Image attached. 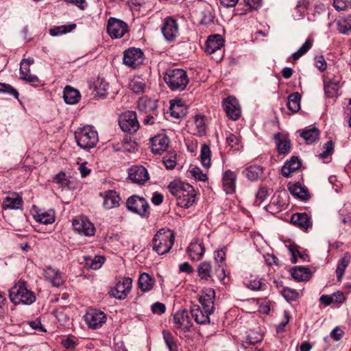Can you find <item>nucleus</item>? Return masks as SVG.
I'll use <instances>...</instances> for the list:
<instances>
[{"label": "nucleus", "mask_w": 351, "mask_h": 351, "mask_svg": "<svg viewBox=\"0 0 351 351\" xmlns=\"http://www.w3.org/2000/svg\"><path fill=\"white\" fill-rule=\"evenodd\" d=\"M222 106L226 116L231 120L237 121L241 114V108L237 99L232 96H229L222 101Z\"/></svg>", "instance_id": "obj_10"}, {"label": "nucleus", "mask_w": 351, "mask_h": 351, "mask_svg": "<svg viewBox=\"0 0 351 351\" xmlns=\"http://www.w3.org/2000/svg\"><path fill=\"white\" fill-rule=\"evenodd\" d=\"M237 176L231 170L226 171L223 174V187L226 193L232 194L235 191Z\"/></svg>", "instance_id": "obj_21"}, {"label": "nucleus", "mask_w": 351, "mask_h": 351, "mask_svg": "<svg viewBox=\"0 0 351 351\" xmlns=\"http://www.w3.org/2000/svg\"><path fill=\"white\" fill-rule=\"evenodd\" d=\"M146 114L147 115L143 121L145 125H154L156 123L158 111Z\"/></svg>", "instance_id": "obj_61"}, {"label": "nucleus", "mask_w": 351, "mask_h": 351, "mask_svg": "<svg viewBox=\"0 0 351 351\" xmlns=\"http://www.w3.org/2000/svg\"><path fill=\"white\" fill-rule=\"evenodd\" d=\"M107 32L112 38H120L128 32V26L124 21L111 17L108 21Z\"/></svg>", "instance_id": "obj_9"}, {"label": "nucleus", "mask_w": 351, "mask_h": 351, "mask_svg": "<svg viewBox=\"0 0 351 351\" xmlns=\"http://www.w3.org/2000/svg\"><path fill=\"white\" fill-rule=\"evenodd\" d=\"M291 222L298 228L305 230H307L312 226L311 217L305 213L293 214L291 217Z\"/></svg>", "instance_id": "obj_20"}, {"label": "nucleus", "mask_w": 351, "mask_h": 351, "mask_svg": "<svg viewBox=\"0 0 351 351\" xmlns=\"http://www.w3.org/2000/svg\"><path fill=\"white\" fill-rule=\"evenodd\" d=\"M339 89V82L330 81L324 85L325 94L328 97H333L337 95Z\"/></svg>", "instance_id": "obj_47"}, {"label": "nucleus", "mask_w": 351, "mask_h": 351, "mask_svg": "<svg viewBox=\"0 0 351 351\" xmlns=\"http://www.w3.org/2000/svg\"><path fill=\"white\" fill-rule=\"evenodd\" d=\"M45 274L47 280H48L53 287H59L63 284L64 280L62 279V274L58 270L49 267L45 269Z\"/></svg>", "instance_id": "obj_26"}, {"label": "nucleus", "mask_w": 351, "mask_h": 351, "mask_svg": "<svg viewBox=\"0 0 351 351\" xmlns=\"http://www.w3.org/2000/svg\"><path fill=\"white\" fill-rule=\"evenodd\" d=\"M175 241V235L171 230L160 229L152 240L153 250L159 255L170 251Z\"/></svg>", "instance_id": "obj_5"}, {"label": "nucleus", "mask_w": 351, "mask_h": 351, "mask_svg": "<svg viewBox=\"0 0 351 351\" xmlns=\"http://www.w3.org/2000/svg\"><path fill=\"white\" fill-rule=\"evenodd\" d=\"M34 217L37 221L45 225L51 224L55 221V213L53 210L43 212L36 209Z\"/></svg>", "instance_id": "obj_31"}, {"label": "nucleus", "mask_w": 351, "mask_h": 351, "mask_svg": "<svg viewBox=\"0 0 351 351\" xmlns=\"http://www.w3.org/2000/svg\"><path fill=\"white\" fill-rule=\"evenodd\" d=\"M205 252L204 244L201 243H191L187 248V252L191 261L200 260Z\"/></svg>", "instance_id": "obj_28"}, {"label": "nucleus", "mask_w": 351, "mask_h": 351, "mask_svg": "<svg viewBox=\"0 0 351 351\" xmlns=\"http://www.w3.org/2000/svg\"><path fill=\"white\" fill-rule=\"evenodd\" d=\"M226 143L231 148L238 150L240 147V138L232 133L226 134Z\"/></svg>", "instance_id": "obj_52"}, {"label": "nucleus", "mask_w": 351, "mask_h": 351, "mask_svg": "<svg viewBox=\"0 0 351 351\" xmlns=\"http://www.w3.org/2000/svg\"><path fill=\"white\" fill-rule=\"evenodd\" d=\"M155 283V278L146 272L140 274L138 279V287L143 292L151 291Z\"/></svg>", "instance_id": "obj_25"}, {"label": "nucleus", "mask_w": 351, "mask_h": 351, "mask_svg": "<svg viewBox=\"0 0 351 351\" xmlns=\"http://www.w3.org/2000/svg\"><path fill=\"white\" fill-rule=\"evenodd\" d=\"M162 336L169 351H178L177 343L170 332L163 330Z\"/></svg>", "instance_id": "obj_44"}, {"label": "nucleus", "mask_w": 351, "mask_h": 351, "mask_svg": "<svg viewBox=\"0 0 351 351\" xmlns=\"http://www.w3.org/2000/svg\"><path fill=\"white\" fill-rule=\"evenodd\" d=\"M274 139L277 146V151L279 154H287L291 149V141L286 136L280 133L274 135Z\"/></svg>", "instance_id": "obj_27"}, {"label": "nucleus", "mask_w": 351, "mask_h": 351, "mask_svg": "<svg viewBox=\"0 0 351 351\" xmlns=\"http://www.w3.org/2000/svg\"><path fill=\"white\" fill-rule=\"evenodd\" d=\"M268 195L267 189L265 187H261L256 194V199L254 204L257 206H260Z\"/></svg>", "instance_id": "obj_56"}, {"label": "nucleus", "mask_w": 351, "mask_h": 351, "mask_svg": "<svg viewBox=\"0 0 351 351\" xmlns=\"http://www.w3.org/2000/svg\"><path fill=\"white\" fill-rule=\"evenodd\" d=\"M224 40L219 34H214L208 36L205 43V51L211 54L221 49L223 46Z\"/></svg>", "instance_id": "obj_19"}, {"label": "nucleus", "mask_w": 351, "mask_h": 351, "mask_svg": "<svg viewBox=\"0 0 351 351\" xmlns=\"http://www.w3.org/2000/svg\"><path fill=\"white\" fill-rule=\"evenodd\" d=\"M73 226L75 230L79 233H82L85 236H93L95 234V228L87 218L80 217L73 220Z\"/></svg>", "instance_id": "obj_15"}, {"label": "nucleus", "mask_w": 351, "mask_h": 351, "mask_svg": "<svg viewBox=\"0 0 351 351\" xmlns=\"http://www.w3.org/2000/svg\"><path fill=\"white\" fill-rule=\"evenodd\" d=\"M108 84L103 79H98L95 83V90L96 95L99 97H104L108 94Z\"/></svg>", "instance_id": "obj_43"}, {"label": "nucleus", "mask_w": 351, "mask_h": 351, "mask_svg": "<svg viewBox=\"0 0 351 351\" xmlns=\"http://www.w3.org/2000/svg\"><path fill=\"white\" fill-rule=\"evenodd\" d=\"M144 53L139 48H130L123 53V64L132 69H136L141 65L144 61Z\"/></svg>", "instance_id": "obj_8"}, {"label": "nucleus", "mask_w": 351, "mask_h": 351, "mask_svg": "<svg viewBox=\"0 0 351 351\" xmlns=\"http://www.w3.org/2000/svg\"><path fill=\"white\" fill-rule=\"evenodd\" d=\"M138 108L141 112L144 113H151L158 111V101L150 99L147 97H143L138 99Z\"/></svg>", "instance_id": "obj_23"}, {"label": "nucleus", "mask_w": 351, "mask_h": 351, "mask_svg": "<svg viewBox=\"0 0 351 351\" xmlns=\"http://www.w3.org/2000/svg\"><path fill=\"white\" fill-rule=\"evenodd\" d=\"M76 27L75 23L55 26L49 29V34L52 36H58L73 31Z\"/></svg>", "instance_id": "obj_40"}, {"label": "nucleus", "mask_w": 351, "mask_h": 351, "mask_svg": "<svg viewBox=\"0 0 351 351\" xmlns=\"http://www.w3.org/2000/svg\"><path fill=\"white\" fill-rule=\"evenodd\" d=\"M53 182L60 184L62 186H66L69 180H67L65 173L60 172L55 176L53 178Z\"/></svg>", "instance_id": "obj_64"}, {"label": "nucleus", "mask_w": 351, "mask_h": 351, "mask_svg": "<svg viewBox=\"0 0 351 351\" xmlns=\"http://www.w3.org/2000/svg\"><path fill=\"white\" fill-rule=\"evenodd\" d=\"M21 80L26 81L34 86H38V84L40 83L39 78L36 75H32L31 73L24 75L23 78Z\"/></svg>", "instance_id": "obj_63"}, {"label": "nucleus", "mask_w": 351, "mask_h": 351, "mask_svg": "<svg viewBox=\"0 0 351 351\" xmlns=\"http://www.w3.org/2000/svg\"><path fill=\"white\" fill-rule=\"evenodd\" d=\"M23 199L21 197L14 195L12 197H6L3 202L2 208L6 209H19L23 206Z\"/></svg>", "instance_id": "obj_33"}, {"label": "nucleus", "mask_w": 351, "mask_h": 351, "mask_svg": "<svg viewBox=\"0 0 351 351\" xmlns=\"http://www.w3.org/2000/svg\"><path fill=\"white\" fill-rule=\"evenodd\" d=\"M212 265L209 261L202 262L197 268L198 276L202 280H213L212 276Z\"/></svg>", "instance_id": "obj_30"}, {"label": "nucleus", "mask_w": 351, "mask_h": 351, "mask_svg": "<svg viewBox=\"0 0 351 351\" xmlns=\"http://www.w3.org/2000/svg\"><path fill=\"white\" fill-rule=\"evenodd\" d=\"M77 145L84 149H89L98 143V134L93 126L79 128L74 133Z\"/></svg>", "instance_id": "obj_4"}, {"label": "nucleus", "mask_w": 351, "mask_h": 351, "mask_svg": "<svg viewBox=\"0 0 351 351\" xmlns=\"http://www.w3.org/2000/svg\"><path fill=\"white\" fill-rule=\"evenodd\" d=\"M215 299V291L213 289L209 288L206 289L205 293L200 296L199 302L202 304L203 309L208 314L214 312V301Z\"/></svg>", "instance_id": "obj_18"}, {"label": "nucleus", "mask_w": 351, "mask_h": 351, "mask_svg": "<svg viewBox=\"0 0 351 351\" xmlns=\"http://www.w3.org/2000/svg\"><path fill=\"white\" fill-rule=\"evenodd\" d=\"M215 15L209 10H205L202 12V18L200 23L208 25L214 22Z\"/></svg>", "instance_id": "obj_59"}, {"label": "nucleus", "mask_w": 351, "mask_h": 351, "mask_svg": "<svg viewBox=\"0 0 351 351\" xmlns=\"http://www.w3.org/2000/svg\"><path fill=\"white\" fill-rule=\"evenodd\" d=\"M153 153L162 154L169 147V139L165 134H158L150 139Z\"/></svg>", "instance_id": "obj_17"}, {"label": "nucleus", "mask_w": 351, "mask_h": 351, "mask_svg": "<svg viewBox=\"0 0 351 351\" xmlns=\"http://www.w3.org/2000/svg\"><path fill=\"white\" fill-rule=\"evenodd\" d=\"M132 278H123L122 281L118 282L116 286L110 291V295L119 300L125 299L132 288Z\"/></svg>", "instance_id": "obj_13"}, {"label": "nucleus", "mask_w": 351, "mask_h": 351, "mask_svg": "<svg viewBox=\"0 0 351 351\" xmlns=\"http://www.w3.org/2000/svg\"><path fill=\"white\" fill-rule=\"evenodd\" d=\"M338 30L342 34H348L351 30V14L347 16L341 17L337 23Z\"/></svg>", "instance_id": "obj_41"}, {"label": "nucleus", "mask_w": 351, "mask_h": 351, "mask_svg": "<svg viewBox=\"0 0 351 351\" xmlns=\"http://www.w3.org/2000/svg\"><path fill=\"white\" fill-rule=\"evenodd\" d=\"M128 178L133 183L144 184L149 178L147 170L143 166H132L128 170Z\"/></svg>", "instance_id": "obj_14"}, {"label": "nucleus", "mask_w": 351, "mask_h": 351, "mask_svg": "<svg viewBox=\"0 0 351 351\" xmlns=\"http://www.w3.org/2000/svg\"><path fill=\"white\" fill-rule=\"evenodd\" d=\"M350 262V256L348 253L344 254L337 263L336 269L337 278L339 282H341L343 276L345 273L346 267L348 266Z\"/></svg>", "instance_id": "obj_36"}, {"label": "nucleus", "mask_w": 351, "mask_h": 351, "mask_svg": "<svg viewBox=\"0 0 351 351\" xmlns=\"http://www.w3.org/2000/svg\"><path fill=\"white\" fill-rule=\"evenodd\" d=\"M300 167L301 162L300 159L296 156H292L282 167L281 173L284 177L289 178L293 172L299 169Z\"/></svg>", "instance_id": "obj_24"}, {"label": "nucleus", "mask_w": 351, "mask_h": 351, "mask_svg": "<svg viewBox=\"0 0 351 351\" xmlns=\"http://www.w3.org/2000/svg\"><path fill=\"white\" fill-rule=\"evenodd\" d=\"M246 287L253 291L265 290L267 285L261 280H250L245 282Z\"/></svg>", "instance_id": "obj_53"}, {"label": "nucleus", "mask_w": 351, "mask_h": 351, "mask_svg": "<svg viewBox=\"0 0 351 351\" xmlns=\"http://www.w3.org/2000/svg\"><path fill=\"white\" fill-rule=\"evenodd\" d=\"M119 125L121 130L129 134H134L138 131L140 124L134 111L123 112L119 118Z\"/></svg>", "instance_id": "obj_7"}, {"label": "nucleus", "mask_w": 351, "mask_h": 351, "mask_svg": "<svg viewBox=\"0 0 351 351\" xmlns=\"http://www.w3.org/2000/svg\"><path fill=\"white\" fill-rule=\"evenodd\" d=\"M339 219L343 224H350L351 223V206L345 205L339 210Z\"/></svg>", "instance_id": "obj_48"}, {"label": "nucleus", "mask_w": 351, "mask_h": 351, "mask_svg": "<svg viewBox=\"0 0 351 351\" xmlns=\"http://www.w3.org/2000/svg\"><path fill=\"white\" fill-rule=\"evenodd\" d=\"M289 252L291 253L292 257H291V262L293 263H295L297 262V256H298L300 258H301L303 260H306V258L308 257L307 254L304 252H301L299 250V246H298L295 244H290L288 246Z\"/></svg>", "instance_id": "obj_46"}, {"label": "nucleus", "mask_w": 351, "mask_h": 351, "mask_svg": "<svg viewBox=\"0 0 351 351\" xmlns=\"http://www.w3.org/2000/svg\"><path fill=\"white\" fill-rule=\"evenodd\" d=\"M288 189L293 196L300 200L306 201L310 197L308 190L299 183L289 184Z\"/></svg>", "instance_id": "obj_29"}, {"label": "nucleus", "mask_w": 351, "mask_h": 351, "mask_svg": "<svg viewBox=\"0 0 351 351\" xmlns=\"http://www.w3.org/2000/svg\"><path fill=\"white\" fill-rule=\"evenodd\" d=\"M168 189L171 193L177 199V204L184 208L191 206L195 200V193L193 187L181 182H172Z\"/></svg>", "instance_id": "obj_1"}, {"label": "nucleus", "mask_w": 351, "mask_h": 351, "mask_svg": "<svg viewBox=\"0 0 351 351\" xmlns=\"http://www.w3.org/2000/svg\"><path fill=\"white\" fill-rule=\"evenodd\" d=\"M129 88L135 93H140L144 90L145 84L139 77L132 80L129 84Z\"/></svg>", "instance_id": "obj_50"}, {"label": "nucleus", "mask_w": 351, "mask_h": 351, "mask_svg": "<svg viewBox=\"0 0 351 351\" xmlns=\"http://www.w3.org/2000/svg\"><path fill=\"white\" fill-rule=\"evenodd\" d=\"M63 97L66 104H75L79 101L80 94L77 90L66 86L63 92Z\"/></svg>", "instance_id": "obj_34"}, {"label": "nucleus", "mask_w": 351, "mask_h": 351, "mask_svg": "<svg viewBox=\"0 0 351 351\" xmlns=\"http://www.w3.org/2000/svg\"><path fill=\"white\" fill-rule=\"evenodd\" d=\"M151 309L153 313L163 314L166 311V306L163 303L157 302L152 305Z\"/></svg>", "instance_id": "obj_62"}, {"label": "nucleus", "mask_w": 351, "mask_h": 351, "mask_svg": "<svg viewBox=\"0 0 351 351\" xmlns=\"http://www.w3.org/2000/svg\"><path fill=\"white\" fill-rule=\"evenodd\" d=\"M161 31L164 38L169 42L176 40L178 35V24L176 20L171 16L166 17L163 20Z\"/></svg>", "instance_id": "obj_11"}, {"label": "nucleus", "mask_w": 351, "mask_h": 351, "mask_svg": "<svg viewBox=\"0 0 351 351\" xmlns=\"http://www.w3.org/2000/svg\"><path fill=\"white\" fill-rule=\"evenodd\" d=\"M191 313L198 324H206L210 322L209 315L210 314L205 312L203 308L201 309L199 306H194L191 308Z\"/></svg>", "instance_id": "obj_32"}, {"label": "nucleus", "mask_w": 351, "mask_h": 351, "mask_svg": "<svg viewBox=\"0 0 351 351\" xmlns=\"http://www.w3.org/2000/svg\"><path fill=\"white\" fill-rule=\"evenodd\" d=\"M103 196V206L106 209H111L119 206L121 198L116 191L109 190L105 191L104 194L101 193Z\"/></svg>", "instance_id": "obj_22"}, {"label": "nucleus", "mask_w": 351, "mask_h": 351, "mask_svg": "<svg viewBox=\"0 0 351 351\" xmlns=\"http://www.w3.org/2000/svg\"><path fill=\"white\" fill-rule=\"evenodd\" d=\"M243 173L251 181H256L263 173V168L259 165H251L243 171Z\"/></svg>", "instance_id": "obj_37"}, {"label": "nucleus", "mask_w": 351, "mask_h": 351, "mask_svg": "<svg viewBox=\"0 0 351 351\" xmlns=\"http://www.w3.org/2000/svg\"><path fill=\"white\" fill-rule=\"evenodd\" d=\"M200 158L202 165L204 167L210 166V149L206 144L202 145L201 147Z\"/></svg>", "instance_id": "obj_45"}, {"label": "nucleus", "mask_w": 351, "mask_h": 351, "mask_svg": "<svg viewBox=\"0 0 351 351\" xmlns=\"http://www.w3.org/2000/svg\"><path fill=\"white\" fill-rule=\"evenodd\" d=\"M78 343V339L73 335H69L61 340V345L69 350H73Z\"/></svg>", "instance_id": "obj_49"}, {"label": "nucleus", "mask_w": 351, "mask_h": 351, "mask_svg": "<svg viewBox=\"0 0 351 351\" xmlns=\"http://www.w3.org/2000/svg\"><path fill=\"white\" fill-rule=\"evenodd\" d=\"M173 323L176 325L177 328L183 332L189 331L192 324L188 311L184 309L177 311L173 315Z\"/></svg>", "instance_id": "obj_16"}, {"label": "nucleus", "mask_w": 351, "mask_h": 351, "mask_svg": "<svg viewBox=\"0 0 351 351\" xmlns=\"http://www.w3.org/2000/svg\"><path fill=\"white\" fill-rule=\"evenodd\" d=\"M313 40L311 38H307L305 43L299 48V49L293 53L291 58L294 60H298L300 57L304 56L313 46Z\"/></svg>", "instance_id": "obj_42"}, {"label": "nucleus", "mask_w": 351, "mask_h": 351, "mask_svg": "<svg viewBox=\"0 0 351 351\" xmlns=\"http://www.w3.org/2000/svg\"><path fill=\"white\" fill-rule=\"evenodd\" d=\"M263 335L254 332H251L247 337L246 341L244 342V343L249 344V345H255L258 343H260L263 341Z\"/></svg>", "instance_id": "obj_55"}, {"label": "nucleus", "mask_w": 351, "mask_h": 351, "mask_svg": "<svg viewBox=\"0 0 351 351\" xmlns=\"http://www.w3.org/2000/svg\"><path fill=\"white\" fill-rule=\"evenodd\" d=\"M85 322L89 328L96 329L100 328L106 322V314L99 310L90 309L84 315Z\"/></svg>", "instance_id": "obj_12"}, {"label": "nucleus", "mask_w": 351, "mask_h": 351, "mask_svg": "<svg viewBox=\"0 0 351 351\" xmlns=\"http://www.w3.org/2000/svg\"><path fill=\"white\" fill-rule=\"evenodd\" d=\"M281 293L287 302L296 300L298 293L295 290L285 287L282 289Z\"/></svg>", "instance_id": "obj_54"}, {"label": "nucleus", "mask_w": 351, "mask_h": 351, "mask_svg": "<svg viewBox=\"0 0 351 351\" xmlns=\"http://www.w3.org/2000/svg\"><path fill=\"white\" fill-rule=\"evenodd\" d=\"M0 93H3L9 95L13 96L15 99L19 100V93L16 89L10 84L5 83H0Z\"/></svg>", "instance_id": "obj_51"}, {"label": "nucleus", "mask_w": 351, "mask_h": 351, "mask_svg": "<svg viewBox=\"0 0 351 351\" xmlns=\"http://www.w3.org/2000/svg\"><path fill=\"white\" fill-rule=\"evenodd\" d=\"M300 136L304 139L307 144H312L319 139V131L317 128L313 127L302 132Z\"/></svg>", "instance_id": "obj_39"}, {"label": "nucleus", "mask_w": 351, "mask_h": 351, "mask_svg": "<svg viewBox=\"0 0 351 351\" xmlns=\"http://www.w3.org/2000/svg\"><path fill=\"white\" fill-rule=\"evenodd\" d=\"M9 298L15 305H29L36 300L34 293L27 288L26 282L23 280H19L9 290Z\"/></svg>", "instance_id": "obj_2"}, {"label": "nucleus", "mask_w": 351, "mask_h": 351, "mask_svg": "<svg viewBox=\"0 0 351 351\" xmlns=\"http://www.w3.org/2000/svg\"><path fill=\"white\" fill-rule=\"evenodd\" d=\"M164 81L172 91L184 90L189 82L186 72L181 69L167 70Z\"/></svg>", "instance_id": "obj_3"}, {"label": "nucleus", "mask_w": 351, "mask_h": 351, "mask_svg": "<svg viewBox=\"0 0 351 351\" xmlns=\"http://www.w3.org/2000/svg\"><path fill=\"white\" fill-rule=\"evenodd\" d=\"M189 173L195 179L199 181L205 182L208 179L206 174L203 173L202 171L199 167H192L189 169Z\"/></svg>", "instance_id": "obj_57"}, {"label": "nucleus", "mask_w": 351, "mask_h": 351, "mask_svg": "<svg viewBox=\"0 0 351 351\" xmlns=\"http://www.w3.org/2000/svg\"><path fill=\"white\" fill-rule=\"evenodd\" d=\"M195 124L199 134H204L206 132V125L204 116L196 115L195 117Z\"/></svg>", "instance_id": "obj_58"}, {"label": "nucleus", "mask_w": 351, "mask_h": 351, "mask_svg": "<svg viewBox=\"0 0 351 351\" xmlns=\"http://www.w3.org/2000/svg\"><path fill=\"white\" fill-rule=\"evenodd\" d=\"M301 95L295 92L290 94L287 104L288 109L293 113L298 112L300 109Z\"/></svg>", "instance_id": "obj_38"}, {"label": "nucleus", "mask_w": 351, "mask_h": 351, "mask_svg": "<svg viewBox=\"0 0 351 351\" xmlns=\"http://www.w3.org/2000/svg\"><path fill=\"white\" fill-rule=\"evenodd\" d=\"M225 250H226V247L221 249L220 250H217V251L215 252L214 258H215V261L216 263L217 264V265H219V264L225 265V260H226Z\"/></svg>", "instance_id": "obj_60"}, {"label": "nucleus", "mask_w": 351, "mask_h": 351, "mask_svg": "<svg viewBox=\"0 0 351 351\" xmlns=\"http://www.w3.org/2000/svg\"><path fill=\"white\" fill-rule=\"evenodd\" d=\"M311 270L308 267L298 266L291 271L292 277L298 281H306L311 278Z\"/></svg>", "instance_id": "obj_35"}, {"label": "nucleus", "mask_w": 351, "mask_h": 351, "mask_svg": "<svg viewBox=\"0 0 351 351\" xmlns=\"http://www.w3.org/2000/svg\"><path fill=\"white\" fill-rule=\"evenodd\" d=\"M126 208L133 213L142 217H148L149 215V206L147 200L137 195L128 197L126 202Z\"/></svg>", "instance_id": "obj_6"}]
</instances>
